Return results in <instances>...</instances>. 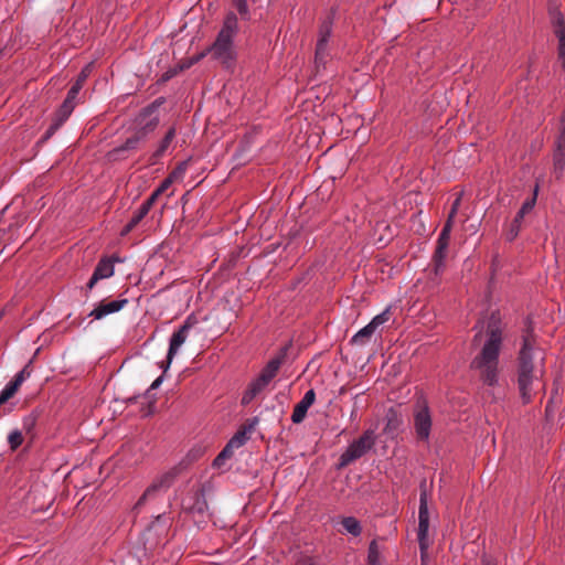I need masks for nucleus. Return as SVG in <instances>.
Listing matches in <instances>:
<instances>
[{"instance_id": "nucleus-1", "label": "nucleus", "mask_w": 565, "mask_h": 565, "mask_svg": "<svg viewBox=\"0 0 565 565\" xmlns=\"http://www.w3.org/2000/svg\"><path fill=\"white\" fill-rule=\"evenodd\" d=\"M475 343L480 345L479 353L471 361V370L487 386L499 383V356L502 347V322L499 316L491 315L479 321L476 327Z\"/></svg>"}, {"instance_id": "nucleus-2", "label": "nucleus", "mask_w": 565, "mask_h": 565, "mask_svg": "<svg viewBox=\"0 0 565 565\" xmlns=\"http://www.w3.org/2000/svg\"><path fill=\"white\" fill-rule=\"evenodd\" d=\"M237 31V17L231 12L226 15L223 26L211 47L213 56L221 61L226 67H230L236 58L234 38L236 36Z\"/></svg>"}, {"instance_id": "nucleus-3", "label": "nucleus", "mask_w": 565, "mask_h": 565, "mask_svg": "<svg viewBox=\"0 0 565 565\" xmlns=\"http://www.w3.org/2000/svg\"><path fill=\"white\" fill-rule=\"evenodd\" d=\"M541 372L534 371L532 364V347L527 338L524 339L520 351L519 388L524 403L532 398L533 383L539 382Z\"/></svg>"}, {"instance_id": "nucleus-4", "label": "nucleus", "mask_w": 565, "mask_h": 565, "mask_svg": "<svg viewBox=\"0 0 565 565\" xmlns=\"http://www.w3.org/2000/svg\"><path fill=\"white\" fill-rule=\"evenodd\" d=\"M460 206V196H458L452 205L451 210L449 212L448 218L439 234V237L437 239V247L434 254V270L436 275H439L444 271L445 268V260L447 257V249L449 246L450 241V233L452 228V222L454 217L458 212V209Z\"/></svg>"}, {"instance_id": "nucleus-5", "label": "nucleus", "mask_w": 565, "mask_h": 565, "mask_svg": "<svg viewBox=\"0 0 565 565\" xmlns=\"http://www.w3.org/2000/svg\"><path fill=\"white\" fill-rule=\"evenodd\" d=\"M376 437L373 429H367L363 435L349 445L347 450L340 456V467H345L352 461L361 458L366 454L375 444Z\"/></svg>"}, {"instance_id": "nucleus-6", "label": "nucleus", "mask_w": 565, "mask_h": 565, "mask_svg": "<svg viewBox=\"0 0 565 565\" xmlns=\"http://www.w3.org/2000/svg\"><path fill=\"white\" fill-rule=\"evenodd\" d=\"M174 476V472L169 471L157 477L136 502L134 511H139L146 503L160 498L172 484Z\"/></svg>"}, {"instance_id": "nucleus-7", "label": "nucleus", "mask_w": 565, "mask_h": 565, "mask_svg": "<svg viewBox=\"0 0 565 565\" xmlns=\"http://www.w3.org/2000/svg\"><path fill=\"white\" fill-rule=\"evenodd\" d=\"M431 424V415L426 402L418 401L414 408V428L418 439L428 440Z\"/></svg>"}, {"instance_id": "nucleus-8", "label": "nucleus", "mask_w": 565, "mask_h": 565, "mask_svg": "<svg viewBox=\"0 0 565 565\" xmlns=\"http://www.w3.org/2000/svg\"><path fill=\"white\" fill-rule=\"evenodd\" d=\"M194 321L192 317H188L184 323L180 327V329L171 335L167 354V362L161 364V369H163V372H166L170 367L173 358L179 352L183 343L186 341L189 337V331L191 330Z\"/></svg>"}, {"instance_id": "nucleus-9", "label": "nucleus", "mask_w": 565, "mask_h": 565, "mask_svg": "<svg viewBox=\"0 0 565 565\" xmlns=\"http://www.w3.org/2000/svg\"><path fill=\"white\" fill-rule=\"evenodd\" d=\"M428 530H429V512H428V498L427 491L422 489L419 497V511H418V542L422 552L428 546Z\"/></svg>"}, {"instance_id": "nucleus-10", "label": "nucleus", "mask_w": 565, "mask_h": 565, "mask_svg": "<svg viewBox=\"0 0 565 565\" xmlns=\"http://www.w3.org/2000/svg\"><path fill=\"white\" fill-rule=\"evenodd\" d=\"M390 319V308L376 315L365 327L360 329L353 337L352 342L355 344H364L375 332V330L387 322Z\"/></svg>"}, {"instance_id": "nucleus-11", "label": "nucleus", "mask_w": 565, "mask_h": 565, "mask_svg": "<svg viewBox=\"0 0 565 565\" xmlns=\"http://www.w3.org/2000/svg\"><path fill=\"white\" fill-rule=\"evenodd\" d=\"M82 85L74 83V85L71 87V89L67 93V97L64 100L63 105L57 111V122L52 127V129H56L60 125H62L68 116L72 114L74 107H75V99L82 89Z\"/></svg>"}, {"instance_id": "nucleus-12", "label": "nucleus", "mask_w": 565, "mask_h": 565, "mask_svg": "<svg viewBox=\"0 0 565 565\" xmlns=\"http://www.w3.org/2000/svg\"><path fill=\"white\" fill-rule=\"evenodd\" d=\"M332 33V22L328 18L324 20L319 29V38L317 41L316 47V61L322 62L324 56L327 55L328 41Z\"/></svg>"}, {"instance_id": "nucleus-13", "label": "nucleus", "mask_w": 565, "mask_h": 565, "mask_svg": "<svg viewBox=\"0 0 565 565\" xmlns=\"http://www.w3.org/2000/svg\"><path fill=\"white\" fill-rule=\"evenodd\" d=\"M161 105V102L156 100L150 106H148L140 114L138 119V125L141 127L145 134L153 130L158 122L159 117L157 115V109Z\"/></svg>"}, {"instance_id": "nucleus-14", "label": "nucleus", "mask_w": 565, "mask_h": 565, "mask_svg": "<svg viewBox=\"0 0 565 565\" xmlns=\"http://www.w3.org/2000/svg\"><path fill=\"white\" fill-rule=\"evenodd\" d=\"M114 262L108 258L100 259L87 282V289L92 290L98 280L109 278L114 275Z\"/></svg>"}, {"instance_id": "nucleus-15", "label": "nucleus", "mask_w": 565, "mask_h": 565, "mask_svg": "<svg viewBox=\"0 0 565 565\" xmlns=\"http://www.w3.org/2000/svg\"><path fill=\"white\" fill-rule=\"evenodd\" d=\"M127 302V299H116L106 303L102 302L90 311L89 317H93L95 320H100L108 315L120 311Z\"/></svg>"}, {"instance_id": "nucleus-16", "label": "nucleus", "mask_w": 565, "mask_h": 565, "mask_svg": "<svg viewBox=\"0 0 565 565\" xmlns=\"http://www.w3.org/2000/svg\"><path fill=\"white\" fill-rule=\"evenodd\" d=\"M315 399H316V393L313 390H309L305 393L301 401L299 403H297L294 408V412L291 414L292 423L299 424L305 419L307 412L311 407V405L315 403Z\"/></svg>"}, {"instance_id": "nucleus-17", "label": "nucleus", "mask_w": 565, "mask_h": 565, "mask_svg": "<svg viewBox=\"0 0 565 565\" xmlns=\"http://www.w3.org/2000/svg\"><path fill=\"white\" fill-rule=\"evenodd\" d=\"M269 383L259 375L253 380L242 396V404L248 405Z\"/></svg>"}, {"instance_id": "nucleus-18", "label": "nucleus", "mask_w": 565, "mask_h": 565, "mask_svg": "<svg viewBox=\"0 0 565 565\" xmlns=\"http://www.w3.org/2000/svg\"><path fill=\"white\" fill-rule=\"evenodd\" d=\"M534 202H535V199L527 200L526 202L523 203L522 207L516 213V215L511 224V228L508 233V238L510 241L514 239L516 237V235L519 234L523 217L527 212H530L533 209Z\"/></svg>"}, {"instance_id": "nucleus-19", "label": "nucleus", "mask_w": 565, "mask_h": 565, "mask_svg": "<svg viewBox=\"0 0 565 565\" xmlns=\"http://www.w3.org/2000/svg\"><path fill=\"white\" fill-rule=\"evenodd\" d=\"M282 363V356L271 359L266 366L262 370L259 376L268 383L277 375L279 367Z\"/></svg>"}, {"instance_id": "nucleus-20", "label": "nucleus", "mask_w": 565, "mask_h": 565, "mask_svg": "<svg viewBox=\"0 0 565 565\" xmlns=\"http://www.w3.org/2000/svg\"><path fill=\"white\" fill-rule=\"evenodd\" d=\"M343 531L353 536H359L362 532L361 523L354 516H345L341 521Z\"/></svg>"}, {"instance_id": "nucleus-21", "label": "nucleus", "mask_w": 565, "mask_h": 565, "mask_svg": "<svg viewBox=\"0 0 565 565\" xmlns=\"http://www.w3.org/2000/svg\"><path fill=\"white\" fill-rule=\"evenodd\" d=\"M555 33L558 39V60L565 67V25H559Z\"/></svg>"}, {"instance_id": "nucleus-22", "label": "nucleus", "mask_w": 565, "mask_h": 565, "mask_svg": "<svg viewBox=\"0 0 565 565\" xmlns=\"http://www.w3.org/2000/svg\"><path fill=\"white\" fill-rule=\"evenodd\" d=\"M148 213L149 211H147V207L140 205L139 209L134 213L129 223L126 225L124 234L129 233Z\"/></svg>"}, {"instance_id": "nucleus-23", "label": "nucleus", "mask_w": 565, "mask_h": 565, "mask_svg": "<svg viewBox=\"0 0 565 565\" xmlns=\"http://www.w3.org/2000/svg\"><path fill=\"white\" fill-rule=\"evenodd\" d=\"M399 426V419L397 417V414L390 409L386 414V426L384 428V431L386 434H393Z\"/></svg>"}, {"instance_id": "nucleus-24", "label": "nucleus", "mask_w": 565, "mask_h": 565, "mask_svg": "<svg viewBox=\"0 0 565 565\" xmlns=\"http://www.w3.org/2000/svg\"><path fill=\"white\" fill-rule=\"evenodd\" d=\"M248 440L247 431L246 430H239L237 431L227 443L230 447L233 449H237L245 445V443Z\"/></svg>"}, {"instance_id": "nucleus-25", "label": "nucleus", "mask_w": 565, "mask_h": 565, "mask_svg": "<svg viewBox=\"0 0 565 565\" xmlns=\"http://www.w3.org/2000/svg\"><path fill=\"white\" fill-rule=\"evenodd\" d=\"M369 565H380V550L375 541H372L367 551Z\"/></svg>"}, {"instance_id": "nucleus-26", "label": "nucleus", "mask_w": 565, "mask_h": 565, "mask_svg": "<svg viewBox=\"0 0 565 565\" xmlns=\"http://www.w3.org/2000/svg\"><path fill=\"white\" fill-rule=\"evenodd\" d=\"M174 137H175V129L172 127L168 130L164 138L162 139L158 150L156 151V156L159 157V156L163 154V152L168 149V147L170 146V143L172 142Z\"/></svg>"}, {"instance_id": "nucleus-27", "label": "nucleus", "mask_w": 565, "mask_h": 565, "mask_svg": "<svg viewBox=\"0 0 565 565\" xmlns=\"http://www.w3.org/2000/svg\"><path fill=\"white\" fill-rule=\"evenodd\" d=\"M8 443L11 450H15L17 448H19L23 443L22 433L19 429L10 431L8 435Z\"/></svg>"}, {"instance_id": "nucleus-28", "label": "nucleus", "mask_w": 565, "mask_h": 565, "mask_svg": "<svg viewBox=\"0 0 565 565\" xmlns=\"http://www.w3.org/2000/svg\"><path fill=\"white\" fill-rule=\"evenodd\" d=\"M18 390L19 388L12 382H9L0 392V403H6L17 393Z\"/></svg>"}, {"instance_id": "nucleus-29", "label": "nucleus", "mask_w": 565, "mask_h": 565, "mask_svg": "<svg viewBox=\"0 0 565 565\" xmlns=\"http://www.w3.org/2000/svg\"><path fill=\"white\" fill-rule=\"evenodd\" d=\"M186 170V162H182L179 164L169 175V178H172V181H177L183 178V174Z\"/></svg>"}, {"instance_id": "nucleus-30", "label": "nucleus", "mask_w": 565, "mask_h": 565, "mask_svg": "<svg viewBox=\"0 0 565 565\" xmlns=\"http://www.w3.org/2000/svg\"><path fill=\"white\" fill-rule=\"evenodd\" d=\"M29 376L30 372H28L26 367H24L23 370L15 374L14 379L11 382L19 388L21 384L25 381V379Z\"/></svg>"}, {"instance_id": "nucleus-31", "label": "nucleus", "mask_w": 565, "mask_h": 565, "mask_svg": "<svg viewBox=\"0 0 565 565\" xmlns=\"http://www.w3.org/2000/svg\"><path fill=\"white\" fill-rule=\"evenodd\" d=\"M140 141V137H132V138H129L126 140V142L124 143V146L121 148H118L116 151H121V150H132L137 147V145L139 143Z\"/></svg>"}, {"instance_id": "nucleus-32", "label": "nucleus", "mask_w": 565, "mask_h": 565, "mask_svg": "<svg viewBox=\"0 0 565 565\" xmlns=\"http://www.w3.org/2000/svg\"><path fill=\"white\" fill-rule=\"evenodd\" d=\"M235 6L237 11L243 18H247L248 15V6L246 0H235Z\"/></svg>"}, {"instance_id": "nucleus-33", "label": "nucleus", "mask_w": 565, "mask_h": 565, "mask_svg": "<svg viewBox=\"0 0 565 565\" xmlns=\"http://www.w3.org/2000/svg\"><path fill=\"white\" fill-rule=\"evenodd\" d=\"M90 71H92V64H88L86 65L79 73L77 79H76V84H79L83 86L84 82L86 81V78L89 76L90 74Z\"/></svg>"}, {"instance_id": "nucleus-34", "label": "nucleus", "mask_w": 565, "mask_h": 565, "mask_svg": "<svg viewBox=\"0 0 565 565\" xmlns=\"http://www.w3.org/2000/svg\"><path fill=\"white\" fill-rule=\"evenodd\" d=\"M158 195L156 193H152L147 201H145L141 206L147 207V211H150L153 203L157 201Z\"/></svg>"}, {"instance_id": "nucleus-35", "label": "nucleus", "mask_w": 565, "mask_h": 565, "mask_svg": "<svg viewBox=\"0 0 565 565\" xmlns=\"http://www.w3.org/2000/svg\"><path fill=\"white\" fill-rule=\"evenodd\" d=\"M233 450L234 449L227 444L218 455H221L226 460L233 455Z\"/></svg>"}, {"instance_id": "nucleus-36", "label": "nucleus", "mask_w": 565, "mask_h": 565, "mask_svg": "<svg viewBox=\"0 0 565 565\" xmlns=\"http://www.w3.org/2000/svg\"><path fill=\"white\" fill-rule=\"evenodd\" d=\"M172 182H173V181H172V178H169V177H168V178H166V179L161 182V184L159 185V188H160V189H162L163 191H166V190H168V189H169V186L172 184Z\"/></svg>"}, {"instance_id": "nucleus-37", "label": "nucleus", "mask_w": 565, "mask_h": 565, "mask_svg": "<svg viewBox=\"0 0 565 565\" xmlns=\"http://www.w3.org/2000/svg\"><path fill=\"white\" fill-rule=\"evenodd\" d=\"M162 382H163V376H162V375H161V376H159V377H157V379L152 382V384L150 385L149 391H150V390H156V388H158V387L162 384Z\"/></svg>"}, {"instance_id": "nucleus-38", "label": "nucleus", "mask_w": 565, "mask_h": 565, "mask_svg": "<svg viewBox=\"0 0 565 565\" xmlns=\"http://www.w3.org/2000/svg\"><path fill=\"white\" fill-rule=\"evenodd\" d=\"M224 461L225 459L221 455H217L216 458L214 459L213 465L220 467L221 465H223Z\"/></svg>"}, {"instance_id": "nucleus-39", "label": "nucleus", "mask_w": 565, "mask_h": 565, "mask_svg": "<svg viewBox=\"0 0 565 565\" xmlns=\"http://www.w3.org/2000/svg\"><path fill=\"white\" fill-rule=\"evenodd\" d=\"M204 509H205V502H204V501H202V502H200V503L198 504V511H199V512H203V511H204Z\"/></svg>"}, {"instance_id": "nucleus-40", "label": "nucleus", "mask_w": 565, "mask_h": 565, "mask_svg": "<svg viewBox=\"0 0 565 565\" xmlns=\"http://www.w3.org/2000/svg\"><path fill=\"white\" fill-rule=\"evenodd\" d=\"M164 191L162 189H160L159 186L153 191V193H156L158 196L160 194H162Z\"/></svg>"}, {"instance_id": "nucleus-41", "label": "nucleus", "mask_w": 565, "mask_h": 565, "mask_svg": "<svg viewBox=\"0 0 565 565\" xmlns=\"http://www.w3.org/2000/svg\"><path fill=\"white\" fill-rule=\"evenodd\" d=\"M3 315H4V311L3 310L0 311V320L2 319Z\"/></svg>"}, {"instance_id": "nucleus-42", "label": "nucleus", "mask_w": 565, "mask_h": 565, "mask_svg": "<svg viewBox=\"0 0 565 565\" xmlns=\"http://www.w3.org/2000/svg\"><path fill=\"white\" fill-rule=\"evenodd\" d=\"M483 565H491L490 562H484Z\"/></svg>"}, {"instance_id": "nucleus-43", "label": "nucleus", "mask_w": 565, "mask_h": 565, "mask_svg": "<svg viewBox=\"0 0 565 565\" xmlns=\"http://www.w3.org/2000/svg\"><path fill=\"white\" fill-rule=\"evenodd\" d=\"M0 405H2V403H0Z\"/></svg>"}]
</instances>
